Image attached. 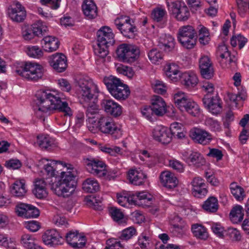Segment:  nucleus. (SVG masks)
<instances>
[{
  "instance_id": "obj_62",
  "label": "nucleus",
  "mask_w": 249,
  "mask_h": 249,
  "mask_svg": "<svg viewBox=\"0 0 249 249\" xmlns=\"http://www.w3.org/2000/svg\"><path fill=\"white\" fill-rule=\"evenodd\" d=\"M154 91L158 94H163L166 91V88L165 84L161 81L157 80L153 84Z\"/></svg>"
},
{
  "instance_id": "obj_51",
  "label": "nucleus",
  "mask_w": 249,
  "mask_h": 249,
  "mask_svg": "<svg viewBox=\"0 0 249 249\" xmlns=\"http://www.w3.org/2000/svg\"><path fill=\"white\" fill-rule=\"evenodd\" d=\"M46 178L45 180L44 178L36 179L35 181V188L46 189L47 185H49L52 189V184L53 183V179H51L53 177H49Z\"/></svg>"
},
{
  "instance_id": "obj_49",
  "label": "nucleus",
  "mask_w": 249,
  "mask_h": 249,
  "mask_svg": "<svg viewBox=\"0 0 249 249\" xmlns=\"http://www.w3.org/2000/svg\"><path fill=\"white\" fill-rule=\"evenodd\" d=\"M239 14L244 17L249 12V0H236Z\"/></svg>"
},
{
  "instance_id": "obj_9",
  "label": "nucleus",
  "mask_w": 249,
  "mask_h": 249,
  "mask_svg": "<svg viewBox=\"0 0 249 249\" xmlns=\"http://www.w3.org/2000/svg\"><path fill=\"white\" fill-rule=\"evenodd\" d=\"M77 83L79 91L84 100H92L95 93L99 92L97 86L89 76H81Z\"/></svg>"
},
{
  "instance_id": "obj_45",
  "label": "nucleus",
  "mask_w": 249,
  "mask_h": 249,
  "mask_svg": "<svg viewBox=\"0 0 249 249\" xmlns=\"http://www.w3.org/2000/svg\"><path fill=\"white\" fill-rule=\"evenodd\" d=\"M174 100L176 106L180 110H182V107H184V105L189 99L187 98L184 92L179 91L174 94Z\"/></svg>"
},
{
  "instance_id": "obj_53",
  "label": "nucleus",
  "mask_w": 249,
  "mask_h": 249,
  "mask_svg": "<svg viewBox=\"0 0 249 249\" xmlns=\"http://www.w3.org/2000/svg\"><path fill=\"white\" fill-rule=\"evenodd\" d=\"M247 42V39L241 35L237 36H233L231 39V44L232 47L237 46L238 44V47L241 49Z\"/></svg>"
},
{
  "instance_id": "obj_10",
  "label": "nucleus",
  "mask_w": 249,
  "mask_h": 249,
  "mask_svg": "<svg viewBox=\"0 0 249 249\" xmlns=\"http://www.w3.org/2000/svg\"><path fill=\"white\" fill-rule=\"evenodd\" d=\"M83 163L90 174L99 177H105L107 175L106 164L98 159L88 156L83 158Z\"/></svg>"
},
{
  "instance_id": "obj_63",
  "label": "nucleus",
  "mask_w": 249,
  "mask_h": 249,
  "mask_svg": "<svg viewBox=\"0 0 249 249\" xmlns=\"http://www.w3.org/2000/svg\"><path fill=\"white\" fill-rule=\"evenodd\" d=\"M28 209V204L20 203L16 206L15 211L18 216L26 218V214L27 213Z\"/></svg>"
},
{
  "instance_id": "obj_24",
  "label": "nucleus",
  "mask_w": 249,
  "mask_h": 249,
  "mask_svg": "<svg viewBox=\"0 0 249 249\" xmlns=\"http://www.w3.org/2000/svg\"><path fill=\"white\" fill-rule=\"evenodd\" d=\"M151 106L157 116L163 115L166 111V105L162 98L159 96H154L151 99Z\"/></svg>"
},
{
  "instance_id": "obj_55",
  "label": "nucleus",
  "mask_w": 249,
  "mask_h": 249,
  "mask_svg": "<svg viewBox=\"0 0 249 249\" xmlns=\"http://www.w3.org/2000/svg\"><path fill=\"white\" fill-rule=\"evenodd\" d=\"M224 236L228 237L233 241H238L241 239L239 231L235 228H230L225 230Z\"/></svg>"
},
{
  "instance_id": "obj_13",
  "label": "nucleus",
  "mask_w": 249,
  "mask_h": 249,
  "mask_svg": "<svg viewBox=\"0 0 249 249\" xmlns=\"http://www.w3.org/2000/svg\"><path fill=\"white\" fill-rule=\"evenodd\" d=\"M8 14L10 19L17 23L22 22L26 18L25 7L18 1H14L8 9Z\"/></svg>"
},
{
  "instance_id": "obj_14",
  "label": "nucleus",
  "mask_w": 249,
  "mask_h": 249,
  "mask_svg": "<svg viewBox=\"0 0 249 249\" xmlns=\"http://www.w3.org/2000/svg\"><path fill=\"white\" fill-rule=\"evenodd\" d=\"M202 102L205 107L213 115L219 114L222 111V102L217 95L211 97L210 95L206 94Z\"/></svg>"
},
{
  "instance_id": "obj_57",
  "label": "nucleus",
  "mask_w": 249,
  "mask_h": 249,
  "mask_svg": "<svg viewBox=\"0 0 249 249\" xmlns=\"http://www.w3.org/2000/svg\"><path fill=\"white\" fill-rule=\"evenodd\" d=\"M117 197L118 203L122 206L125 207L127 203L133 205L131 193L125 196L117 194Z\"/></svg>"
},
{
  "instance_id": "obj_44",
  "label": "nucleus",
  "mask_w": 249,
  "mask_h": 249,
  "mask_svg": "<svg viewBox=\"0 0 249 249\" xmlns=\"http://www.w3.org/2000/svg\"><path fill=\"white\" fill-rule=\"evenodd\" d=\"M20 243L26 249H33L36 247L34 236L29 234H24L21 237Z\"/></svg>"
},
{
  "instance_id": "obj_12",
  "label": "nucleus",
  "mask_w": 249,
  "mask_h": 249,
  "mask_svg": "<svg viewBox=\"0 0 249 249\" xmlns=\"http://www.w3.org/2000/svg\"><path fill=\"white\" fill-rule=\"evenodd\" d=\"M114 24L124 36L129 38L134 36L137 29L131 23L129 17L121 16L118 17L115 19Z\"/></svg>"
},
{
  "instance_id": "obj_29",
  "label": "nucleus",
  "mask_w": 249,
  "mask_h": 249,
  "mask_svg": "<svg viewBox=\"0 0 249 249\" xmlns=\"http://www.w3.org/2000/svg\"><path fill=\"white\" fill-rule=\"evenodd\" d=\"M158 46L165 52H171L175 48V39L170 35H162L159 38Z\"/></svg>"
},
{
  "instance_id": "obj_25",
  "label": "nucleus",
  "mask_w": 249,
  "mask_h": 249,
  "mask_svg": "<svg viewBox=\"0 0 249 249\" xmlns=\"http://www.w3.org/2000/svg\"><path fill=\"white\" fill-rule=\"evenodd\" d=\"M182 155L183 160L186 162L191 163L196 167H200L206 163L205 158L200 153L193 152L188 156L187 153L185 152Z\"/></svg>"
},
{
  "instance_id": "obj_28",
  "label": "nucleus",
  "mask_w": 249,
  "mask_h": 249,
  "mask_svg": "<svg viewBox=\"0 0 249 249\" xmlns=\"http://www.w3.org/2000/svg\"><path fill=\"white\" fill-rule=\"evenodd\" d=\"M160 179L162 184L169 189H173L176 187L178 182L175 175L168 171L162 172L161 173Z\"/></svg>"
},
{
  "instance_id": "obj_48",
  "label": "nucleus",
  "mask_w": 249,
  "mask_h": 249,
  "mask_svg": "<svg viewBox=\"0 0 249 249\" xmlns=\"http://www.w3.org/2000/svg\"><path fill=\"white\" fill-rule=\"evenodd\" d=\"M99 149L102 152L108 154L112 156H116L117 154H122L120 153L121 148L118 146H114L113 147H109L108 145H100Z\"/></svg>"
},
{
  "instance_id": "obj_16",
  "label": "nucleus",
  "mask_w": 249,
  "mask_h": 249,
  "mask_svg": "<svg viewBox=\"0 0 249 249\" xmlns=\"http://www.w3.org/2000/svg\"><path fill=\"white\" fill-rule=\"evenodd\" d=\"M49 62L51 67L58 72H63L67 67L66 56L61 53H56L50 56Z\"/></svg>"
},
{
  "instance_id": "obj_23",
  "label": "nucleus",
  "mask_w": 249,
  "mask_h": 249,
  "mask_svg": "<svg viewBox=\"0 0 249 249\" xmlns=\"http://www.w3.org/2000/svg\"><path fill=\"white\" fill-rule=\"evenodd\" d=\"M82 9L84 15L88 19H94L98 16V8L93 0H84Z\"/></svg>"
},
{
  "instance_id": "obj_58",
  "label": "nucleus",
  "mask_w": 249,
  "mask_h": 249,
  "mask_svg": "<svg viewBox=\"0 0 249 249\" xmlns=\"http://www.w3.org/2000/svg\"><path fill=\"white\" fill-rule=\"evenodd\" d=\"M148 56L150 60L154 64L161 60L163 57L162 53L157 49L151 50L148 53Z\"/></svg>"
},
{
  "instance_id": "obj_47",
  "label": "nucleus",
  "mask_w": 249,
  "mask_h": 249,
  "mask_svg": "<svg viewBox=\"0 0 249 249\" xmlns=\"http://www.w3.org/2000/svg\"><path fill=\"white\" fill-rule=\"evenodd\" d=\"M109 213L114 221L120 224L124 223V215L122 212L116 207H111L109 210Z\"/></svg>"
},
{
  "instance_id": "obj_52",
  "label": "nucleus",
  "mask_w": 249,
  "mask_h": 249,
  "mask_svg": "<svg viewBox=\"0 0 249 249\" xmlns=\"http://www.w3.org/2000/svg\"><path fill=\"white\" fill-rule=\"evenodd\" d=\"M31 27L33 32V34L37 36H39L40 35L42 36L44 33L46 32L47 30V27L46 25H43L42 22L40 21L34 24Z\"/></svg>"
},
{
  "instance_id": "obj_15",
  "label": "nucleus",
  "mask_w": 249,
  "mask_h": 249,
  "mask_svg": "<svg viewBox=\"0 0 249 249\" xmlns=\"http://www.w3.org/2000/svg\"><path fill=\"white\" fill-rule=\"evenodd\" d=\"M152 136L155 140L163 144L169 143L172 139L169 129L162 125L156 126L153 129Z\"/></svg>"
},
{
  "instance_id": "obj_50",
  "label": "nucleus",
  "mask_w": 249,
  "mask_h": 249,
  "mask_svg": "<svg viewBox=\"0 0 249 249\" xmlns=\"http://www.w3.org/2000/svg\"><path fill=\"white\" fill-rule=\"evenodd\" d=\"M208 30L205 27H202L198 32V40L200 44L205 45L210 40Z\"/></svg>"
},
{
  "instance_id": "obj_43",
  "label": "nucleus",
  "mask_w": 249,
  "mask_h": 249,
  "mask_svg": "<svg viewBox=\"0 0 249 249\" xmlns=\"http://www.w3.org/2000/svg\"><path fill=\"white\" fill-rule=\"evenodd\" d=\"M36 143L42 149H47L53 143V139L48 135H39L37 137Z\"/></svg>"
},
{
  "instance_id": "obj_11",
  "label": "nucleus",
  "mask_w": 249,
  "mask_h": 249,
  "mask_svg": "<svg viewBox=\"0 0 249 249\" xmlns=\"http://www.w3.org/2000/svg\"><path fill=\"white\" fill-rule=\"evenodd\" d=\"M116 52L120 60L131 63L138 58L140 50L134 46L122 44L118 47Z\"/></svg>"
},
{
  "instance_id": "obj_22",
  "label": "nucleus",
  "mask_w": 249,
  "mask_h": 249,
  "mask_svg": "<svg viewBox=\"0 0 249 249\" xmlns=\"http://www.w3.org/2000/svg\"><path fill=\"white\" fill-rule=\"evenodd\" d=\"M190 136L196 142L202 145L209 143L212 139V136L209 133L198 128H194L191 130Z\"/></svg>"
},
{
  "instance_id": "obj_21",
  "label": "nucleus",
  "mask_w": 249,
  "mask_h": 249,
  "mask_svg": "<svg viewBox=\"0 0 249 249\" xmlns=\"http://www.w3.org/2000/svg\"><path fill=\"white\" fill-rule=\"evenodd\" d=\"M65 238L67 243L73 248H82L86 245V237L79 235L77 231H69L66 234Z\"/></svg>"
},
{
  "instance_id": "obj_40",
  "label": "nucleus",
  "mask_w": 249,
  "mask_h": 249,
  "mask_svg": "<svg viewBox=\"0 0 249 249\" xmlns=\"http://www.w3.org/2000/svg\"><path fill=\"white\" fill-rule=\"evenodd\" d=\"M230 189L231 193L234 198L238 201H242L246 195L244 189L238 185L236 183L233 182L231 184Z\"/></svg>"
},
{
  "instance_id": "obj_33",
  "label": "nucleus",
  "mask_w": 249,
  "mask_h": 249,
  "mask_svg": "<svg viewBox=\"0 0 249 249\" xmlns=\"http://www.w3.org/2000/svg\"><path fill=\"white\" fill-rule=\"evenodd\" d=\"M27 190L24 180H17L12 185L11 194L15 196L21 197L25 196Z\"/></svg>"
},
{
  "instance_id": "obj_4",
  "label": "nucleus",
  "mask_w": 249,
  "mask_h": 249,
  "mask_svg": "<svg viewBox=\"0 0 249 249\" xmlns=\"http://www.w3.org/2000/svg\"><path fill=\"white\" fill-rule=\"evenodd\" d=\"M109 93L116 99H126L130 95L128 86L113 75L105 76L103 80Z\"/></svg>"
},
{
  "instance_id": "obj_35",
  "label": "nucleus",
  "mask_w": 249,
  "mask_h": 249,
  "mask_svg": "<svg viewBox=\"0 0 249 249\" xmlns=\"http://www.w3.org/2000/svg\"><path fill=\"white\" fill-rule=\"evenodd\" d=\"M98 181L93 178H88L82 183L83 190L89 193H94L99 190Z\"/></svg>"
},
{
  "instance_id": "obj_41",
  "label": "nucleus",
  "mask_w": 249,
  "mask_h": 249,
  "mask_svg": "<svg viewBox=\"0 0 249 249\" xmlns=\"http://www.w3.org/2000/svg\"><path fill=\"white\" fill-rule=\"evenodd\" d=\"M184 105V107H182L181 111L185 110L193 116H197L199 115L200 108L196 102L189 99Z\"/></svg>"
},
{
  "instance_id": "obj_31",
  "label": "nucleus",
  "mask_w": 249,
  "mask_h": 249,
  "mask_svg": "<svg viewBox=\"0 0 249 249\" xmlns=\"http://www.w3.org/2000/svg\"><path fill=\"white\" fill-rule=\"evenodd\" d=\"M133 205H139L143 203H147V206L150 204V202L152 200V197L150 195L145 192H136L131 193Z\"/></svg>"
},
{
  "instance_id": "obj_8",
  "label": "nucleus",
  "mask_w": 249,
  "mask_h": 249,
  "mask_svg": "<svg viewBox=\"0 0 249 249\" xmlns=\"http://www.w3.org/2000/svg\"><path fill=\"white\" fill-rule=\"evenodd\" d=\"M168 10L178 21H187L190 13L189 8L182 0H166Z\"/></svg>"
},
{
  "instance_id": "obj_64",
  "label": "nucleus",
  "mask_w": 249,
  "mask_h": 249,
  "mask_svg": "<svg viewBox=\"0 0 249 249\" xmlns=\"http://www.w3.org/2000/svg\"><path fill=\"white\" fill-rule=\"evenodd\" d=\"M4 165L7 168L10 169H18L21 167L22 163L18 159H11L6 160Z\"/></svg>"
},
{
  "instance_id": "obj_30",
  "label": "nucleus",
  "mask_w": 249,
  "mask_h": 249,
  "mask_svg": "<svg viewBox=\"0 0 249 249\" xmlns=\"http://www.w3.org/2000/svg\"><path fill=\"white\" fill-rule=\"evenodd\" d=\"M42 42L44 50L46 52H52L56 51L59 47V41L58 38L53 36L44 37Z\"/></svg>"
},
{
  "instance_id": "obj_46",
  "label": "nucleus",
  "mask_w": 249,
  "mask_h": 249,
  "mask_svg": "<svg viewBox=\"0 0 249 249\" xmlns=\"http://www.w3.org/2000/svg\"><path fill=\"white\" fill-rule=\"evenodd\" d=\"M167 12L164 9L157 7L153 10L151 13L152 19L157 22L163 21L166 18Z\"/></svg>"
},
{
  "instance_id": "obj_7",
  "label": "nucleus",
  "mask_w": 249,
  "mask_h": 249,
  "mask_svg": "<svg viewBox=\"0 0 249 249\" xmlns=\"http://www.w3.org/2000/svg\"><path fill=\"white\" fill-rule=\"evenodd\" d=\"M197 37V33L192 26H183L178 29V40L185 48L193 49L196 44Z\"/></svg>"
},
{
  "instance_id": "obj_2",
  "label": "nucleus",
  "mask_w": 249,
  "mask_h": 249,
  "mask_svg": "<svg viewBox=\"0 0 249 249\" xmlns=\"http://www.w3.org/2000/svg\"><path fill=\"white\" fill-rule=\"evenodd\" d=\"M37 117L42 119L51 114L53 110L63 112L65 115H72V111L66 102H63V94L49 90H39L36 93Z\"/></svg>"
},
{
  "instance_id": "obj_36",
  "label": "nucleus",
  "mask_w": 249,
  "mask_h": 249,
  "mask_svg": "<svg viewBox=\"0 0 249 249\" xmlns=\"http://www.w3.org/2000/svg\"><path fill=\"white\" fill-rule=\"evenodd\" d=\"M83 107L86 108V114L89 119L93 118L94 115L98 113V108L97 106L90 100H84L81 101Z\"/></svg>"
},
{
  "instance_id": "obj_6",
  "label": "nucleus",
  "mask_w": 249,
  "mask_h": 249,
  "mask_svg": "<svg viewBox=\"0 0 249 249\" xmlns=\"http://www.w3.org/2000/svg\"><path fill=\"white\" fill-rule=\"evenodd\" d=\"M17 73L30 81H37L43 75V67L36 63L26 62L20 69L16 70Z\"/></svg>"
},
{
  "instance_id": "obj_61",
  "label": "nucleus",
  "mask_w": 249,
  "mask_h": 249,
  "mask_svg": "<svg viewBox=\"0 0 249 249\" xmlns=\"http://www.w3.org/2000/svg\"><path fill=\"white\" fill-rule=\"evenodd\" d=\"M217 54L222 59H227L228 57L230 56V52L228 51L227 46L225 44L219 45L217 50Z\"/></svg>"
},
{
  "instance_id": "obj_26",
  "label": "nucleus",
  "mask_w": 249,
  "mask_h": 249,
  "mask_svg": "<svg viewBox=\"0 0 249 249\" xmlns=\"http://www.w3.org/2000/svg\"><path fill=\"white\" fill-rule=\"evenodd\" d=\"M147 176L142 171L136 169H130L127 174V178L131 184L141 185L143 184Z\"/></svg>"
},
{
  "instance_id": "obj_56",
  "label": "nucleus",
  "mask_w": 249,
  "mask_h": 249,
  "mask_svg": "<svg viewBox=\"0 0 249 249\" xmlns=\"http://www.w3.org/2000/svg\"><path fill=\"white\" fill-rule=\"evenodd\" d=\"M136 230L133 227H129L122 231L120 238L123 240H128L136 234Z\"/></svg>"
},
{
  "instance_id": "obj_20",
  "label": "nucleus",
  "mask_w": 249,
  "mask_h": 249,
  "mask_svg": "<svg viewBox=\"0 0 249 249\" xmlns=\"http://www.w3.org/2000/svg\"><path fill=\"white\" fill-rule=\"evenodd\" d=\"M199 67L201 76L205 79H211L214 74L210 59L207 56H202L199 61Z\"/></svg>"
},
{
  "instance_id": "obj_37",
  "label": "nucleus",
  "mask_w": 249,
  "mask_h": 249,
  "mask_svg": "<svg viewBox=\"0 0 249 249\" xmlns=\"http://www.w3.org/2000/svg\"><path fill=\"white\" fill-rule=\"evenodd\" d=\"M164 70L166 76L172 81H176L180 76L178 67L175 64L167 65Z\"/></svg>"
},
{
  "instance_id": "obj_1",
  "label": "nucleus",
  "mask_w": 249,
  "mask_h": 249,
  "mask_svg": "<svg viewBox=\"0 0 249 249\" xmlns=\"http://www.w3.org/2000/svg\"><path fill=\"white\" fill-rule=\"evenodd\" d=\"M60 166L67 170L73 169L72 165L55 160L45 165L44 169L47 176L54 178L53 183L52 184L53 193L59 196L69 197L74 193L76 187L75 177L70 171H56Z\"/></svg>"
},
{
  "instance_id": "obj_19",
  "label": "nucleus",
  "mask_w": 249,
  "mask_h": 249,
  "mask_svg": "<svg viewBox=\"0 0 249 249\" xmlns=\"http://www.w3.org/2000/svg\"><path fill=\"white\" fill-rule=\"evenodd\" d=\"M191 184L193 186L192 194L194 196L202 198L207 194V184L201 178L199 177L194 178Z\"/></svg>"
},
{
  "instance_id": "obj_5",
  "label": "nucleus",
  "mask_w": 249,
  "mask_h": 249,
  "mask_svg": "<svg viewBox=\"0 0 249 249\" xmlns=\"http://www.w3.org/2000/svg\"><path fill=\"white\" fill-rule=\"evenodd\" d=\"M97 128L101 133L111 135L114 139H118L122 136L120 125L108 116H100L98 119Z\"/></svg>"
},
{
  "instance_id": "obj_18",
  "label": "nucleus",
  "mask_w": 249,
  "mask_h": 249,
  "mask_svg": "<svg viewBox=\"0 0 249 249\" xmlns=\"http://www.w3.org/2000/svg\"><path fill=\"white\" fill-rule=\"evenodd\" d=\"M101 106L107 114L114 117H118L122 114V107L112 99L103 100Z\"/></svg>"
},
{
  "instance_id": "obj_27",
  "label": "nucleus",
  "mask_w": 249,
  "mask_h": 249,
  "mask_svg": "<svg viewBox=\"0 0 249 249\" xmlns=\"http://www.w3.org/2000/svg\"><path fill=\"white\" fill-rule=\"evenodd\" d=\"M179 79L181 84L187 88L194 87L198 82L196 74L192 71L185 72L181 73Z\"/></svg>"
},
{
  "instance_id": "obj_17",
  "label": "nucleus",
  "mask_w": 249,
  "mask_h": 249,
  "mask_svg": "<svg viewBox=\"0 0 249 249\" xmlns=\"http://www.w3.org/2000/svg\"><path fill=\"white\" fill-rule=\"evenodd\" d=\"M43 242L46 245L54 246L62 244L63 239L54 229L47 230L42 236Z\"/></svg>"
},
{
  "instance_id": "obj_59",
  "label": "nucleus",
  "mask_w": 249,
  "mask_h": 249,
  "mask_svg": "<svg viewBox=\"0 0 249 249\" xmlns=\"http://www.w3.org/2000/svg\"><path fill=\"white\" fill-rule=\"evenodd\" d=\"M117 71L119 73L126 76L129 78H132L135 73L131 67L124 65H121L118 67Z\"/></svg>"
},
{
  "instance_id": "obj_3",
  "label": "nucleus",
  "mask_w": 249,
  "mask_h": 249,
  "mask_svg": "<svg viewBox=\"0 0 249 249\" xmlns=\"http://www.w3.org/2000/svg\"><path fill=\"white\" fill-rule=\"evenodd\" d=\"M96 35L97 45L94 48V53L101 58H105L108 53V47L115 43L114 35L112 30L107 26L101 27Z\"/></svg>"
},
{
  "instance_id": "obj_42",
  "label": "nucleus",
  "mask_w": 249,
  "mask_h": 249,
  "mask_svg": "<svg viewBox=\"0 0 249 249\" xmlns=\"http://www.w3.org/2000/svg\"><path fill=\"white\" fill-rule=\"evenodd\" d=\"M183 126L181 124L177 122L172 123L169 130L172 134L173 137L178 139H182L185 137V134L183 131Z\"/></svg>"
},
{
  "instance_id": "obj_60",
  "label": "nucleus",
  "mask_w": 249,
  "mask_h": 249,
  "mask_svg": "<svg viewBox=\"0 0 249 249\" xmlns=\"http://www.w3.org/2000/svg\"><path fill=\"white\" fill-rule=\"evenodd\" d=\"M0 246H3L8 249H12L14 247L15 243L11 239L8 240L5 235L0 234Z\"/></svg>"
},
{
  "instance_id": "obj_34",
  "label": "nucleus",
  "mask_w": 249,
  "mask_h": 249,
  "mask_svg": "<svg viewBox=\"0 0 249 249\" xmlns=\"http://www.w3.org/2000/svg\"><path fill=\"white\" fill-rule=\"evenodd\" d=\"M218 201L214 196L209 197L202 205V208L207 213H214L218 209Z\"/></svg>"
},
{
  "instance_id": "obj_39",
  "label": "nucleus",
  "mask_w": 249,
  "mask_h": 249,
  "mask_svg": "<svg viewBox=\"0 0 249 249\" xmlns=\"http://www.w3.org/2000/svg\"><path fill=\"white\" fill-rule=\"evenodd\" d=\"M243 207L240 205H236L231 210L230 216L231 220L234 223L241 221L244 217Z\"/></svg>"
},
{
  "instance_id": "obj_32",
  "label": "nucleus",
  "mask_w": 249,
  "mask_h": 249,
  "mask_svg": "<svg viewBox=\"0 0 249 249\" xmlns=\"http://www.w3.org/2000/svg\"><path fill=\"white\" fill-rule=\"evenodd\" d=\"M173 222H179L180 224H174L169 228L170 232L173 235L177 237H182L185 232V225L181 223L182 219L178 216H176L173 219Z\"/></svg>"
},
{
  "instance_id": "obj_54",
  "label": "nucleus",
  "mask_w": 249,
  "mask_h": 249,
  "mask_svg": "<svg viewBox=\"0 0 249 249\" xmlns=\"http://www.w3.org/2000/svg\"><path fill=\"white\" fill-rule=\"evenodd\" d=\"M27 53L29 56L36 58H39L43 55V51L37 46H29L27 49Z\"/></svg>"
},
{
  "instance_id": "obj_38",
  "label": "nucleus",
  "mask_w": 249,
  "mask_h": 249,
  "mask_svg": "<svg viewBox=\"0 0 249 249\" xmlns=\"http://www.w3.org/2000/svg\"><path fill=\"white\" fill-rule=\"evenodd\" d=\"M192 231L194 235L197 238L206 240L208 237L206 229L201 225L196 224L192 225Z\"/></svg>"
}]
</instances>
